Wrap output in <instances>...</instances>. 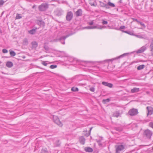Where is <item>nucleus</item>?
Instances as JSON below:
<instances>
[{
	"label": "nucleus",
	"mask_w": 153,
	"mask_h": 153,
	"mask_svg": "<svg viewBox=\"0 0 153 153\" xmlns=\"http://www.w3.org/2000/svg\"><path fill=\"white\" fill-rule=\"evenodd\" d=\"M48 6L49 5L47 3H43L39 6L38 9L40 11H44L48 9Z\"/></svg>",
	"instance_id": "obj_1"
},
{
	"label": "nucleus",
	"mask_w": 153,
	"mask_h": 153,
	"mask_svg": "<svg viewBox=\"0 0 153 153\" xmlns=\"http://www.w3.org/2000/svg\"><path fill=\"white\" fill-rule=\"evenodd\" d=\"M138 113V110L134 108L130 109L128 112V114L131 116H135L137 115Z\"/></svg>",
	"instance_id": "obj_2"
},
{
	"label": "nucleus",
	"mask_w": 153,
	"mask_h": 153,
	"mask_svg": "<svg viewBox=\"0 0 153 153\" xmlns=\"http://www.w3.org/2000/svg\"><path fill=\"white\" fill-rule=\"evenodd\" d=\"M125 148V146L122 144H120L116 146V153H120Z\"/></svg>",
	"instance_id": "obj_3"
},
{
	"label": "nucleus",
	"mask_w": 153,
	"mask_h": 153,
	"mask_svg": "<svg viewBox=\"0 0 153 153\" xmlns=\"http://www.w3.org/2000/svg\"><path fill=\"white\" fill-rule=\"evenodd\" d=\"M73 17V14L72 12L70 11L67 13L66 16V20L68 22H70L72 19Z\"/></svg>",
	"instance_id": "obj_4"
},
{
	"label": "nucleus",
	"mask_w": 153,
	"mask_h": 153,
	"mask_svg": "<svg viewBox=\"0 0 153 153\" xmlns=\"http://www.w3.org/2000/svg\"><path fill=\"white\" fill-rule=\"evenodd\" d=\"M53 122L60 127L62 126V124L60 121L58 117L56 116H53Z\"/></svg>",
	"instance_id": "obj_5"
},
{
	"label": "nucleus",
	"mask_w": 153,
	"mask_h": 153,
	"mask_svg": "<svg viewBox=\"0 0 153 153\" xmlns=\"http://www.w3.org/2000/svg\"><path fill=\"white\" fill-rule=\"evenodd\" d=\"M106 28V27L103 26H88L87 27H83V28L84 29H94L95 28H97L100 29H102L103 28Z\"/></svg>",
	"instance_id": "obj_6"
},
{
	"label": "nucleus",
	"mask_w": 153,
	"mask_h": 153,
	"mask_svg": "<svg viewBox=\"0 0 153 153\" xmlns=\"http://www.w3.org/2000/svg\"><path fill=\"white\" fill-rule=\"evenodd\" d=\"M63 12V11L62 9L60 8H57L54 11V13L57 16H61Z\"/></svg>",
	"instance_id": "obj_7"
},
{
	"label": "nucleus",
	"mask_w": 153,
	"mask_h": 153,
	"mask_svg": "<svg viewBox=\"0 0 153 153\" xmlns=\"http://www.w3.org/2000/svg\"><path fill=\"white\" fill-rule=\"evenodd\" d=\"M144 134L147 138H150L152 135V132L148 129L146 130L145 131Z\"/></svg>",
	"instance_id": "obj_8"
},
{
	"label": "nucleus",
	"mask_w": 153,
	"mask_h": 153,
	"mask_svg": "<svg viewBox=\"0 0 153 153\" xmlns=\"http://www.w3.org/2000/svg\"><path fill=\"white\" fill-rule=\"evenodd\" d=\"M146 109L147 110V116L151 115L153 113V108L151 106H147L146 107Z\"/></svg>",
	"instance_id": "obj_9"
},
{
	"label": "nucleus",
	"mask_w": 153,
	"mask_h": 153,
	"mask_svg": "<svg viewBox=\"0 0 153 153\" xmlns=\"http://www.w3.org/2000/svg\"><path fill=\"white\" fill-rule=\"evenodd\" d=\"M69 35H67L65 36H61L59 39V41L61 42V43L62 44H65V39L68 37L69 36Z\"/></svg>",
	"instance_id": "obj_10"
},
{
	"label": "nucleus",
	"mask_w": 153,
	"mask_h": 153,
	"mask_svg": "<svg viewBox=\"0 0 153 153\" xmlns=\"http://www.w3.org/2000/svg\"><path fill=\"white\" fill-rule=\"evenodd\" d=\"M74 14L76 17L82 16V10L81 9H78L77 10L76 12Z\"/></svg>",
	"instance_id": "obj_11"
},
{
	"label": "nucleus",
	"mask_w": 153,
	"mask_h": 153,
	"mask_svg": "<svg viewBox=\"0 0 153 153\" xmlns=\"http://www.w3.org/2000/svg\"><path fill=\"white\" fill-rule=\"evenodd\" d=\"M102 84L103 85L107 86L109 88H111L113 87V85L111 83H109L106 82H102Z\"/></svg>",
	"instance_id": "obj_12"
},
{
	"label": "nucleus",
	"mask_w": 153,
	"mask_h": 153,
	"mask_svg": "<svg viewBox=\"0 0 153 153\" xmlns=\"http://www.w3.org/2000/svg\"><path fill=\"white\" fill-rule=\"evenodd\" d=\"M146 49V48L143 46L138 49L136 52L137 53H141L143 52Z\"/></svg>",
	"instance_id": "obj_13"
},
{
	"label": "nucleus",
	"mask_w": 153,
	"mask_h": 153,
	"mask_svg": "<svg viewBox=\"0 0 153 153\" xmlns=\"http://www.w3.org/2000/svg\"><path fill=\"white\" fill-rule=\"evenodd\" d=\"M85 139L83 136H81L79 138V142L81 144L84 145L85 144Z\"/></svg>",
	"instance_id": "obj_14"
},
{
	"label": "nucleus",
	"mask_w": 153,
	"mask_h": 153,
	"mask_svg": "<svg viewBox=\"0 0 153 153\" xmlns=\"http://www.w3.org/2000/svg\"><path fill=\"white\" fill-rule=\"evenodd\" d=\"M31 45L33 49H35L38 46V43L36 41L32 42L31 43Z\"/></svg>",
	"instance_id": "obj_15"
},
{
	"label": "nucleus",
	"mask_w": 153,
	"mask_h": 153,
	"mask_svg": "<svg viewBox=\"0 0 153 153\" xmlns=\"http://www.w3.org/2000/svg\"><path fill=\"white\" fill-rule=\"evenodd\" d=\"M84 150L85 152H91L93 151L92 149L90 147H86L85 148Z\"/></svg>",
	"instance_id": "obj_16"
},
{
	"label": "nucleus",
	"mask_w": 153,
	"mask_h": 153,
	"mask_svg": "<svg viewBox=\"0 0 153 153\" xmlns=\"http://www.w3.org/2000/svg\"><path fill=\"white\" fill-rule=\"evenodd\" d=\"M13 65V64L11 62L8 61L7 62L6 64V66L8 68H11Z\"/></svg>",
	"instance_id": "obj_17"
},
{
	"label": "nucleus",
	"mask_w": 153,
	"mask_h": 153,
	"mask_svg": "<svg viewBox=\"0 0 153 153\" xmlns=\"http://www.w3.org/2000/svg\"><path fill=\"white\" fill-rule=\"evenodd\" d=\"M140 90L139 88L136 87L132 89L131 90V92L132 93H134L135 92H138Z\"/></svg>",
	"instance_id": "obj_18"
},
{
	"label": "nucleus",
	"mask_w": 153,
	"mask_h": 153,
	"mask_svg": "<svg viewBox=\"0 0 153 153\" xmlns=\"http://www.w3.org/2000/svg\"><path fill=\"white\" fill-rule=\"evenodd\" d=\"M121 31L124 33H125L131 35H134V33L133 32L129 31H125L123 30H121Z\"/></svg>",
	"instance_id": "obj_19"
},
{
	"label": "nucleus",
	"mask_w": 153,
	"mask_h": 153,
	"mask_svg": "<svg viewBox=\"0 0 153 153\" xmlns=\"http://www.w3.org/2000/svg\"><path fill=\"white\" fill-rule=\"evenodd\" d=\"M120 115V111H116L114 112L113 114V116L118 117Z\"/></svg>",
	"instance_id": "obj_20"
},
{
	"label": "nucleus",
	"mask_w": 153,
	"mask_h": 153,
	"mask_svg": "<svg viewBox=\"0 0 153 153\" xmlns=\"http://www.w3.org/2000/svg\"><path fill=\"white\" fill-rule=\"evenodd\" d=\"M114 129L117 131H121L123 130V128L121 126L118 127H115L114 128Z\"/></svg>",
	"instance_id": "obj_21"
},
{
	"label": "nucleus",
	"mask_w": 153,
	"mask_h": 153,
	"mask_svg": "<svg viewBox=\"0 0 153 153\" xmlns=\"http://www.w3.org/2000/svg\"><path fill=\"white\" fill-rule=\"evenodd\" d=\"M36 29H33L32 30H29L28 33L30 34H34L36 32Z\"/></svg>",
	"instance_id": "obj_22"
},
{
	"label": "nucleus",
	"mask_w": 153,
	"mask_h": 153,
	"mask_svg": "<svg viewBox=\"0 0 153 153\" xmlns=\"http://www.w3.org/2000/svg\"><path fill=\"white\" fill-rule=\"evenodd\" d=\"M38 24L40 26H45V22L42 20H39L38 22Z\"/></svg>",
	"instance_id": "obj_23"
},
{
	"label": "nucleus",
	"mask_w": 153,
	"mask_h": 153,
	"mask_svg": "<svg viewBox=\"0 0 153 153\" xmlns=\"http://www.w3.org/2000/svg\"><path fill=\"white\" fill-rule=\"evenodd\" d=\"M23 44L24 45H27L28 44V39L26 38H25L23 40Z\"/></svg>",
	"instance_id": "obj_24"
},
{
	"label": "nucleus",
	"mask_w": 153,
	"mask_h": 153,
	"mask_svg": "<svg viewBox=\"0 0 153 153\" xmlns=\"http://www.w3.org/2000/svg\"><path fill=\"white\" fill-rule=\"evenodd\" d=\"M145 67V65H140L137 67V69L138 70H140L143 69Z\"/></svg>",
	"instance_id": "obj_25"
},
{
	"label": "nucleus",
	"mask_w": 153,
	"mask_h": 153,
	"mask_svg": "<svg viewBox=\"0 0 153 153\" xmlns=\"http://www.w3.org/2000/svg\"><path fill=\"white\" fill-rule=\"evenodd\" d=\"M129 54H130L129 53H124L120 55V56L118 57L117 58H115V59H118V58H122L124 56H125L126 55Z\"/></svg>",
	"instance_id": "obj_26"
},
{
	"label": "nucleus",
	"mask_w": 153,
	"mask_h": 153,
	"mask_svg": "<svg viewBox=\"0 0 153 153\" xmlns=\"http://www.w3.org/2000/svg\"><path fill=\"white\" fill-rule=\"evenodd\" d=\"M71 90L74 92L78 91H79V89L77 87H73L71 88Z\"/></svg>",
	"instance_id": "obj_27"
},
{
	"label": "nucleus",
	"mask_w": 153,
	"mask_h": 153,
	"mask_svg": "<svg viewBox=\"0 0 153 153\" xmlns=\"http://www.w3.org/2000/svg\"><path fill=\"white\" fill-rule=\"evenodd\" d=\"M114 59H106V60H105L104 61H99V62H99V63H100V62L102 63V62H107L108 61H112Z\"/></svg>",
	"instance_id": "obj_28"
},
{
	"label": "nucleus",
	"mask_w": 153,
	"mask_h": 153,
	"mask_svg": "<svg viewBox=\"0 0 153 153\" xmlns=\"http://www.w3.org/2000/svg\"><path fill=\"white\" fill-rule=\"evenodd\" d=\"M108 5H109V6L111 7H114L115 6V5L114 3H111L110 1H108Z\"/></svg>",
	"instance_id": "obj_29"
},
{
	"label": "nucleus",
	"mask_w": 153,
	"mask_h": 153,
	"mask_svg": "<svg viewBox=\"0 0 153 153\" xmlns=\"http://www.w3.org/2000/svg\"><path fill=\"white\" fill-rule=\"evenodd\" d=\"M60 143L59 142V140H57L56 141V142L54 143V146H59L60 145Z\"/></svg>",
	"instance_id": "obj_30"
},
{
	"label": "nucleus",
	"mask_w": 153,
	"mask_h": 153,
	"mask_svg": "<svg viewBox=\"0 0 153 153\" xmlns=\"http://www.w3.org/2000/svg\"><path fill=\"white\" fill-rule=\"evenodd\" d=\"M110 101L109 98H107L106 99H104L102 100V102L104 103H106V102H109Z\"/></svg>",
	"instance_id": "obj_31"
},
{
	"label": "nucleus",
	"mask_w": 153,
	"mask_h": 153,
	"mask_svg": "<svg viewBox=\"0 0 153 153\" xmlns=\"http://www.w3.org/2000/svg\"><path fill=\"white\" fill-rule=\"evenodd\" d=\"M22 18V16H21V14H17L16 16V19H20Z\"/></svg>",
	"instance_id": "obj_32"
},
{
	"label": "nucleus",
	"mask_w": 153,
	"mask_h": 153,
	"mask_svg": "<svg viewBox=\"0 0 153 153\" xmlns=\"http://www.w3.org/2000/svg\"><path fill=\"white\" fill-rule=\"evenodd\" d=\"M10 54L11 56H14L16 55L15 52L13 51H11L10 52Z\"/></svg>",
	"instance_id": "obj_33"
},
{
	"label": "nucleus",
	"mask_w": 153,
	"mask_h": 153,
	"mask_svg": "<svg viewBox=\"0 0 153 153\" xmlns=\"http://www.w3.org/2000/svg\"><path fill=\"white\" fill-rule=\"evenodd\" d=\"M152 41L150 45V48L151 49H153V38L151 39Z\"/></svg>",
	"instance_id": "obj_34"
},
{
	"label": "nucleus",
	"mask_w": 153,
	"mask_h": 153,
	"mask_svg": "<svg viewBox=\"0 0 153 153\" xmlns=\"http://www.w3.org/2000/svg\"><path fill=\"white\" fill-rule=\"evenodd\" d=\"M44 48L47 51H48L49 50V48L48 46L46 45H44Z\"/></svg>",
	"instance_id": "obj_35"
},
{
	"label": "nucleus",
	"mask_w": 153,
	"mask_h": 153,
	"mask_svg": "<svg viewBox=\"0 0 153 153\" xmlns=\"http://www.w3.org/2000/svg\"><path fill=\"white\" fill-rule=\"evenodd\" d=\"M57 67L56 65H51L50 66V68L51 69H54Z\"/></svg>",
	"instance_id": "obj_36"
},
{
	"label": "nucleus",
	"mask_w": 153,
	"mask_h": 153,
	"mask_svg": "<svg viewBox=\"0 0 153 153\" xmlns=\"http://www.w3.org/2000/svg\"><path fill=\"white\" fill-rule=\"evenodd\" d=\"M97 141L98 144L100 146L102 145V144L101 143V140H97Z\"/></svg>",
	"instance_id": "obj_37"
},
{
	"label": "nucleus",
	"mask_w": 153,
	"mask_h": 153,
	"mask_svg": "<svg viewBox=\"0 0 153 153\" xmlns=\"http://www.w3.org/2000/svg\"><path fill=\"white\" fill-rule=\"evenodd\" d=\"M106 4L102 2H100V6L102 7H104Z\"/></svg>",
	"instance_id": "obj_38"
},
{
	"label": "nucleus",
	"mask_w": 153,
	"mask_h": 153,
	"mask_svg": "<svg viewBox=\"0 0 153 153\" xmlns=\"http://www.w3.org/2000/svg\"><path fill=\"white\" fill-rule=\"evenodd\" d=\"M90 90L91 92H94L95 91V89L94 87H92L90 88Z\"/></svg>",
	"instance_id": "obj_39"
},
{
	"label": "nucleus",
	"mask_w": 153,
	"mask_h": 153,
	"mask_svg": "<svg viewBox=\"0 0 153 153\" xmlns=\"http://www.w3.org/2000/svg\"><path fill=\"white\" fill-rule=\"evenodd\" d=\"M102 23L103 25H106L108 24V22L106 21L103 20H102Z\"/></svg>",
	"instance_id": "obj_40"
},
{
	"label": "nucleus",
	"mask_w": 153,
	"mask_h": 153,
	"mask_svg": "<svg viewBox=\"0 0 153 153\" xmlns=\"http://www.w3.org/2000/svg\"><path fill=\"white\" fill-rule=\"evenodd\" d=\"M4 2L3 0H0V6L2 5L4 3Z\"/></svg>",
	"instance_id": "obj_41"
},
{
	"label": "nucleus",
	"mask_w": 153,
	"mask_h": 153,
	"mask_svg": "<svg viewBox=\"0 0 153 153\" xmlns=\"http://www.w3.org/2000/svg\"><path fill=\"white\" fill-rule=\"evenodd\" d=\"M104 7H105L106 9H107L110 8L109 6V5H108V4H106Z\"/></svg>",
	"instance_id": "obj_42"
},
{
	"label": "nucleus",
	"mask_w": 153,
	"mask_h": 153,
	"mask_svg": "<svg viewBox=\"0 0 153 153\" xmlns=\"http://www.w3.org/2000/svg\"><path fill=\"white\" fill-rule=\"evenodd\" d=\"M139 23L141 26H143L144 27H146V26H145V24L143 23L142 22H140H140Z\"/></svg>",
	"instance_id": "obj_43"
},
{
	"label": "nucleus",
	"mask_w": 153,
	"mask_h": 153,
	"mask_svg": "<svg viewBox=\"0 0 153 153\" xmlns=\"http://www.w3.org/2000/svg\"><path fill=\"white\" fill-rule=\"evenodd\" d=\"M42 64L44 65V66H46L47 65V63H46V62L45 61H43L42 63Z\"/></svg>",
	"instance_id": "obj_44"
},
{
	"label": "nucleus",
	"mask_w": 153,
	"mask_h": 153,
	"mask_svg": "<svg viewBox=\"0 0 153 153\" xmlns=\"http://www.w3.org/2000/svg\"><path fill=\"white\" fill-rule=\"evenodd\" d=\"M7 52L8 51L6 49H4L2 50V52L4 53H7Z\"/></svg>",
	"instance_id": "obj_45"
},
{
	"label": "nucleus",
	"mask_w": 153,
	"mask_h": 153,
	"mask_svg": "<svg viewBox=\"0 0 153 153\" xmlns=\"http://www.w3.org/2000/svg\"><path fill=\"white\" fill-rule=\"evenodd\" d=\"M149 125L150 127L153 128V122H151L150 123Z\"/></svg>",
	"instance_id": "obj_46"
},
{
	"label": "nucleus",
	"mask_w": 153,
	"mask_h": 153,
	"mask_svg": "<svg viewBox=\"0 0 153 153\" xmlns=\"http://www.w3.org/2000/svg\"><path fill=\"white\" fill-rule=\"evenodd\" d=\"M134 21H135L139 23L140 22V21H139L137 19H135V18H133L132 19Z\"/></svg>",
	"instance_id": "obj_47"
},
{
	"label": "nucleus",
	"mask_w": 153,
	"mask_h": 153,
	"mask_svg": "<svg viewBox=\"0 0 153 153\" xmlns=\"http://www.w3.org/2000/svg\"><path fill=\"white\" fill-rule=\"evenodd\" d=\"M41 153H48V152L45 150H42Z\"/></svg>",
	"instance_id": "obj_48"
},
{
	"label": "nucleus",
	"mask_w": 153,
	"mask_h": 153,
	"mask_svg": "<svg viewBox=\"0 0 153 153\" xmlns=\"http://www.w3.org/2000/svg\"><path fill=\"white\" fill-rule=\"evenodd\" d=\"M88 23L90 25H92L93 24L94 22L93 21H92L91 22H88Z\"/></svg>",
	"instance_id": "obj_49"
},
{
	"label": "nucleus",
	"mask_w": 153,
	"mask_h": 153,
	"mask_svg": "<svg viewBox=\"0 0 153 153\" xmlns=\"http://www.w3.org/2000/svg\"><path fill=\"white\" fill-rule=\"evenodd\" d=\"M136 36L139 38H142L143 37L142 36L139 35H136Z\"/></svg>",
	"instance_id": "obj_50"
},
{
	"label": "nucleus",
	"mask_w": 153,
	"mask_h": 153,
	"mask_svg": "<svg viewBox=\"0 0 153 153\" xmlns=\"http://www.w3.org/2000/svg\"><path fill=\"white\" fill-rule=\"evenodd\" d=\"M125 27L124 26H121L120 27V29H124L125 28Z\"/></svg>",
	"instance_id": "obj_51"
},
{
	"label": "nucleus",
	"mask_w": 153,
	"mask_h": 153,
	"mask_svg": "<svg viewBox=\"0 0 153 153\" xmlns=\"http://www.w3.org/2000/svg\"><path fill=\"white\" fill-rule=\"evenodd\" d=\"M151 52L152 55H153V49H151Z\"/></svg>",
	"instance_id": "obj_52"
},
{
	"label": "nucleus",
	"mask_w": 153,
	"mask_h": 153,
	"mask_svg": "<svg viewBox=\"0 0 153 153\" xmlns=\"http://www.w3.org/2000/svg\"><path fill=\"white\" fill-rule=\"evenodd\" d=\"M36 6L35 4H34V5H33V6L32 8L34 9V8H36Z\"/></svg>",
	"instance_id": "obj_53"
},
{
	"label": "nucleus",
	"mask_w": 153,
	"mask_h": 153,
	"mask_svg": "<svg viewBox=\"0 0 153 153\" xmlns=\"http://www.w3.org/2000/svg\"><path fill=\"white\" fill-rule=\"evenodd\" d=\"M92 128V127H91L90 128V130H89V131H90L89 134H90L91 131V130Z\"/></svg>",
	"instance_id": "obj_54"
},
{
	"label": "nucleus",
	"mask_w": 153,
	"mask_h": 153,
	"mask_svg": "<svg viewBox=\"0 0 153 153\" xmlns=\"http://www.w3.org/2000/svg\"><path fill=\"white\" fill-rule=\"evenodd\" d=\"M91 6H95V4L94 3H93V4H91Z\"/></svg>",
	"instance_id": "obj_55"
},
{
	"label": "nucleus",
	"mask_w": 153,
	"mask_h": 153,
	"mask_svg": "<svg viewBox=\"0 0 153 153\" xmlns=\"http://www.w3.org/2000/svg\"><path fill=\"white\" fill-rule=\"evenodd\" d=\"M59 52H61L62 53H63V54L65 53V52L63 51H59Z\"/></svg>",
	"instance_id": "obj_56"
},
{
	"label": "nucleus",
	"mask_w": 153,
	"mask_h": 153,
	"mask_svg": "<svg viewBox=\"0 0 153 153\" xmlns=\"http://www.w3.org/2000/svg\"><path fill=\"white\" fill-rule=\"evenodd\" d=\"M114 29H115V30H119L118 29H117V28H116V27H114Z\"/></svg>",
	"instance_id": "obj_57"
},
{
	"label": "nucleus",
	"mask_w": 153,
	"mask_h": 153,
	"mask_svg": "<svg viewBox=\"0 0 153 153\" xmlns=\"http://www.w3.org/2000/svg\"><path fill=\"white\" fill-rule=\"evenodd\" d=\"M2 33V31L1 30V29L0 28V33Z\"/></svg>",
	"instance_id": "obj_58"
},
{
	"label": "nucleus",
	"mask_w": 153,
	"mask_h": 153,
	"mask_svg": "<svg viewBox=\"0 0 153 153\" xmlns=\"http://www.w3.org/2000/svg\"><path fill=\"white\" fill-rule=\"evenodd\" d=\"M152 149L153 150V147H152Z\"/></svg>",
	"instance_id": "obj_59"
},
{
	"label": "nucleus",
	"mask_w": 153,
	"mask_h": 153,
	"mask_svg": "<svg viewBox=\"0 0 153 153\" xmlns=\"http://www.w3.org/2000/svg\"><path fill=\"white\" fill-rule=\"evenodd\" d=\"M137 153V152H136V153Z\"/></svg>",
	"instance_id": "obj_60"
}]
</instances>
